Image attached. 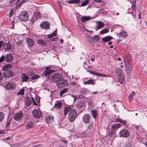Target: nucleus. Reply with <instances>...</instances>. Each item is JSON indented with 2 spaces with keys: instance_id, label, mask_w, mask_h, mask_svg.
I'll list each match as a JSON object with an SVG mask.
<instances>
[{
  "instance_id": "38",
  "label": "nucleus",
  "mask_w": 147,
  "mask_h": 147,
  "mask_svg": "<svg viewBox=\"0 0 147 147\" xmlns=\"http://www.w3.org/2000/svg\"><path fill=\"white\" fill-rule=\"evenodd\" d=\"M89 72L91 74H96V75H98L100 76H104V77H106L107 76L105 74H99L98 73H95L93 71H89Z\"/></svg>"
},
{
  "instance_id": "56",
  "label": "nucleus",
  "mask_w": 147,
  "mask_h": 147,
  "mask_svg": "<svg viewBox=\"0 0 147 147\" xmlns=\"http://www.w3.org/2000/svg\"><path fill=\"white\" fill-rule=\"evenodd\" d=\"M57 4L59 7L61 8V5L60 2L57 1Z\"/></svg>"
},
{
  "instance_id": "24",
  "label": "nucleus",
  "mask_w": 147,
  "mask_h": 147,
  "mask_svg": "<svg viewBox=\"0 0 147 147\" xmlns=\"http://www.w3.org/2000/svg\"><path fill=\"white\" fill-rule=\"evenodd\" d=\"M22 81L23 82H27L29 79L28 76L24 74H23L22 75Z\"/></svg>"
},
{
  "instance_id": "57",
  "label": "nucleus",
  "mask_w": 147,
  "mask_h": 147,
  "mask_svg": "<svg viewBox=\"0 0 147 147\" xmlns=\"http://www.w3.org/2000/svg\"><path fill=\"white\" fill-rule=\"evenodd\" d=\"M114 15H119V13H118V12L116 13L115 12V11L114 12Z\"/></svg>"
},
{
  "instance_id": "34",
  "label": "nucleus",
  "mask_w": 147,
  "mask_h": 147,
  "mask_svg": "<svg viewBox=\"0 0 147 147\" xmlns=\"http://www.w3.org/2000/svg\"><path fill=\"white\" fill-rule=\"evenodd\" d=\"M37 42L40 45H45L46 42L42 39H38L37 40Z\"/></svg>"
},
{
  "instance_id": "16",
  "label": "nucleus",
  "mask_w": 147,
  "mask_h": 147,
  "mask_svg": "<svg viewBox=\"0 0 147 147\" xmlns=\"http://www.w3.org/2000/svg\"><path fill=\"white\" fill-rule=\"evenodd\" d=\"M16 86L15 84L14 83L11 82L7 84L5 86V88L7 89L12 90L14 89Z\"/></svg>"
},
{
  "instance_id": "22",
  "label": "nucleus",
  "mask_w": 147,
  "mask_h": 147,
  "mask_svg": "<svg viewBox=\"0 0 147 147\" xmlns=\"http://www.w3.org/2000/svg\"><path fill=\"white\" fill-rule=\"evenodd\" d=\"M53 121V117L52 116L49 115L47 116L45 119V121L46 123H51Z\"/></svg>"
},
{
  "instance_id": "53",
  "label": "nucleus",
  "mask_w": 147,
  "mask_h": 147,
  "mask_svg": "<svg viewBox=\"0 0 147 147\" xmlns=\"http://www.w3.org/2000/svg\"><path fill=\"white\" fill-rule=\"evenodd\" d=\"M5 59V57L4 55H2L0 58V62H3Z\"/></svg>"
},
{
  "instance_id": "27",
  "label": "nucleus",
  "mask_w": 147,
  "mask_h": 147,
  "mask_svg": "<svg viewBox=\"0 0 147 147\" xmlns=\"http://www.w3.org/2000/svg\"><path fill=\"white\" fill-rule=\"evenodd\" d=\"M91 115L93 118L96 119L97 115V111L96 109H93L90 111Z\"/></svg>"
},
{
  "instance_id": "62",
  "label": "nucleus",
  "mask_w": 147,
  "mask_h": 147,
  "mask_svg": "<svg viewBox=\"0 0 147 147\" xmlns=\"http://www.w3.org/2000/svg\"><path fill=\"white\" fill-rule=\"evenodd\" d=\"M90 60L92 62H94L95 61V59L94 58H91Z\"/></svg>"
},
{
  "instance_id": "64",
  "label": "nucleus",
  "mask_w": 147,
  "mask_h": 147,
  "mask_svg": "<svg viewBox=\"0 0 147 147\" xmlns=\"http://www.w3.org/2000/svg\"><path fill=\"white\" fill-rule=\"evenodd\" d=\"M145 145L147 147V141L145 142Z\"/></svg>"
},
{
  "instance_id": "36",
  "label": "nucleus",
  "mask_w": 147,
  "mask_h": 147,
  "mask_svg": "<svg viewBox=\"0 0 147 147\" xmlns=\"http://www.w3.org/2000/svg\"><path fill=\"white\" fill-rule=\"evenodd\" d=\"M34 125V123L32 122H28V123L26 127L27 129H30L32 128Z\"/></svg>"
},
{
  "instance_id": "19",
  "label": "nucleus",
  "mask_w": 147,
  "mask_h": 147,
  "mask_svg": "<svg viewBox=\"0 0 147 147\" xmlns=\"http://www.w3.org/2000/svg\"><path fill=\"white\" fill-rule=\"evenodd\" d=\"M13 59V57L11 54L7 55L5 57V60L7 62L12 61Z\"/></svg>"
},
{
  "instance_id": "26",
  "label": "nucleus",
  "mask_w": 147,
  "mask_h": 147,
  "mask_svg": "<svg viewBox=\"0 0 147 147\" xmlns=\"http://www.w3.org/2000/svg\"><path fill=\"white\" fill-rule=\"evenodd\" d=\"M91 18L89 16H84L81 18V21L82 22H85L86 21L90 20Z\"/></svg>"
},
{
  "instance_id": "29",
  "label": "nucleus",
  "mask_w": 147,
  "mask_h": 147,
  "mask_svg": "<svg viewBox=\"0 0 147 147\" xmlns=\"http://www.w3.org/2000/svg\"><path fill=\"white\" fill-rule=\"evenodd\" d=\"M113 37L111 36H106L102 38V40L104 42H107L110 41L112 39Z\"/></svg>"
},
{
  "instance_id": "12",
  "label": "nucleus",
  "mask_w": 147,
  "mask_h": 147,
  "mask_svg": "<svg viewBox=\"0 0 147 147\" xmlns=\"http://www.w3.org/2000/svg\"><path fill=\"white\" fill-rule=\"evenodd\" d=\"M67 84V81L64 79L60 80L58 83H57V86L59 88H61L63 86L66 85Z\"/></svg>"
},
{
  "instance_id": "13",
  "label": "nucleus",
  "mask_w": 147,
  "mask_h": 147,
  "mask_svg": "<svg viewBox=\"0 0 147 147\" xmlns=\"http://www.w3.org/2000/svg\"><path fill=\"white\" fill-rule=\"evenodd\" d=\"M13 72L11 70H6L3 73V76L5 78H9L12 76Z\"/></svg>"
},
{
  "instance_id": "1",
  "label": "nucleus",
  "mask_w": 147,
  "mask_h": 147,
  "mask_svg": "<svg viewBox=\"0 0 147 147\" xmlns=\"http://www.w3.org/2000/svg\"><path fill=\"white\" fill-rule=\"evenodd\" d=\"M18 18L20 20L23 22H26L28 19V13L25 11L22 12L19 15Z\"/></svg>"
},
{
  "instance_id": "41",
  "label": "nucleus",
  "mask_w": 147,
  "mask_h": 147,
  "mask_svg": "<svg viewBox=\"0 0 147 147\" xmlns=\"http://www.w3.org/2000/svg\"><path fill=\"white\" fill-rule=\"evenodd\" d=\"M135 94V92L134 91H133L131 92L129 96L128 99L130 101H131V100L132 99L134 96Z\"/></svg>"
},
{
  "instance_id": "52",
  "label": "nucleus",
  "mask_w": 147,
  "mask_h": 147,
  "mask_svg": "<svg viewBox=\"0 0 147 147\" xmlns=\"http://www.w3.org/2000/svg\"><path fill=\"white\" fill-rule=\"evenodd\" d=\"M32 102V103H33V105H36L37 103L35 101L34 98L33 97H32L31 98V100Z\"/></svg>"
},
{
  "instance_id": "43",
  "label": "nucleus",
  "mask_w": 147,
  "mask_h": 147,
  "mask_svg": "<svg viewBox=\"0 0 147 147\" xmlns=\"http://www.w3.org/2000/svg\"><path fill=\"white\" fill-rule=\"evenodd\" d=\"M109 30L105 28V29H103L100 32V33L102 34H104L107 33L109 32Z\"/></svg>"
},
{
  "instance_id": "37",
  "label": "nucleus",
  "mask_w": 147,
  "mask_h": 147,
  "mask_svg": "<svg viewBox=\"0 0 147 147\" xmlns=\"http://www.w3.org/2000/svg\"><path fill=\"white\" fill-rule=\"evenodd\" d=\"M11 64H7V65H4L2 67V69L4 70H7L9 68L11 67Z\"/></svg>"
},
{
  "instance_id": "14",
  "label": "nucleus",
  "mask_w": 147,
  "mask_h": 147,
  "mask_svg": "<svg viewBox=\"0 0 147 147\" xmlns=\"http://www.w3.org/2000/svg\"><path fill=\"white\" fill-rule=\"evenodd\" d=\"M125 68L127 75H130L131 73V68L129 63L127 65L125 64Z\"/></svg>"
},
{
  "instance_id": "31",
  "label": "nucleus",
  "mask_w": 147,
  "mask_h": 147,
  "mask_svg": "<svg viewBox=\"0 0 147 147\" xmlns=\"http://www.w3.org/2000/svg\"><path fill=\"white\" fill-rule=\"evenodd\" d=\"M25 103L27 107L30 106L32 104V102L30 98L27 99L25 101Z\"/></svg>"
},
{
  "instance_id": "40",
  "label": "nucleus",
  "mask_w": 147,
  "mask_h": 147,
  "mask_svg": "<svg viewBox=\"0 0 147 147\" xmlns=\"http://www.w3.org/2000/svg\"><path fill=\"white\" fill-rule=\"evenodd\" d=\"M80 0H71L68 1L69 3H78L80 2Z\"/></svg>"
},
{
  "instance_id": "47",
  "label": "nucleus",
  "mask_w": 147,
  "mask_h": 147,
  "mask_svg": "<svg viewBox=\"0 0 147 147\" xmlns=\"http://www.w3.org/2000/svg\"><path fill=\"white\" fill-rule=\"evenodd\" d=\"M93 40L94 42H97L99 38L98 36L97 35H95L93 37Z\"/></svg>"
},
{
  "instance_id": "2",
  "label": "nucleus",
  "mask_w": 147,
  "mask_h": 147,
  "mask_svg": "<svg viewBox=\"0 0 147 147\" xmlns=\"http://www.w3.org/2000/svg\"><path fill=\"white\" fill-rule=\"evenodd\" d=\"M77 116V113L74 109H71L69 112V121L72 122L74 120Z\"/></svg>"
},
{
  "instance_id": "54",
  "label": "nucleus",
  "mask_w": 147,
  "mask_h": 147,
  "mask_svg": "<svg viewBox=\"0 0 147 147\" xmlns=\"http://www.w3.org/2000/svg\"><path fill=\"white\" fill-rule=\"evenodd\" d=\"M92 38V36H87L86 39L88 41H90L91 40Z\"/></svg>"
},
{
  "instance_id": "8",
  "label": "nucleus",
  "mask_w": 147,
  "mask_h": 147,
  "mask_svg": "<svg viewBox=\"0 0 147 147\" xmlns=\"http://www.w3.org/2000/svg\"><path fill=\"white\" fill-rule=\"evenodd\" d=\"M40 26L42 28L48 30L50 29V24L48 22L46 21L43 22L41 23Z\"/></svg>"
},
{
  "instance_id": "63",
  "label": "nucleus",
  "mask_w": 147,
  "mask_h": 147,
  "mask_svg": "<svg viewBox=\"0 0 147 147\" xmlns=\"http://www.w3.org/2000/svg\"><path fill=\"white\" fill-rule=\"evenodd\" d=\"M1 73L0 72V80H1L2 79V77H1Z\"/></svg>"
},
{
  "instance_id": "25",
  "label": "nucleus",
  "mask_w": 147,
  "mask_h": 147,
  "mask_svg": "<svg viewBox=\"0 0 147 147\" xmlns=\"http://www.w3.org/2000/svg\"><path fill=\"white\" fill-rule=\"evenodd\" d=\"M62 103L61 101L56 102L55 104L54 107L55 108L58 109H60L61 107Z\"/></svg>"
},
{
  "instance_id": "18",
  "label": "nucleus",
  "mask_w": 147,
  "mask_h": 147,
  "mask_svg": "<svg viewBox=\"0 0 147 147\" xmlns=\"http://www.w3.org/2000/svg\"><path fill=\"white\" fill-rule=\"evenodd\" d=\"M4 48L5 51H9L11 49L10 43L9 42L5 43L4 45Z\"/></svg>"
},
{
  "instance_id": "30",
  "label": "nucleus",
  "mask_w": 147,
  "mask_h": 147,
  "mask_svg": "<svg viewBox=\"0 0 147 147\" xmlns=\"http://www.w3.org/2000/svg\"><path fill=\"white\" fill-rule=\"evenodd\" d=\"M40 16V13L39 12H35L32 18H34V20H35Z\"/></svg>"
},
{
  "instance_id": "23",
  "label": "nucleus",
  "mask_w": 147,
  "mask_h": 147,
  "mask_svg": "<svg viewBox=\"0 0 147 147\" xmlns=\"http://www.w3.org/2000/svg\"><path fill=\"white\" fill-rule=\"evenodd\" d=\"M118 36L125 39L127 38L128 34L125 31H123L121 32L119 34H118Z\"/></svg>"
},
{
  "instance_id": "55",
  "label": "nucleus",
  "mask_w": 147,
  "mask_h": 147,
  "mask_svg": "<svg viewBox=\"0 0 147 147\" xmlns=\"http://www.w3.org/2000/svg\"><path fill=\"white\" fill-rule=\"evenodd\" d=\"M135 3H136V1H134L133 2L132 8L133 9H135Z\"/></svg>"
},
{
  "instance_id": "46",
  "label": "nucleus",
  "mask_w": 147,
  "mask_h": 147,
  "mask_svg": "<svg viewBox=\"0 0 147 147\" xmlns=\"http://www.w3.org/2000/svg\"><path fill=\"white\" fill-rule=\"evenodd\" d=\"M88 0H86L82 2L81 3V4L80 5L81 6H86L88 3Z\"/></svg>"
},
{
  "instance_id": "20",
  "label": "nucleus",
  "mask_w": 147,
  "mask_h": 147,
  "mask_svg": "<svg viewBox=\"0 0 147 147\" xmlns=\"http://www.w3.org/2000/svg\"><path fill=\"white\" fill-rule=\"evenodd\" d=\"M26 41L28 45L30 47H32L34 44V40L30 38H27L26 39Z\"/></svg>"
},
{
  "instance_id": "21",
  "label": "nucleus",
  "mask_w": 147,
  "mask_h": 147,
  "mask_svg": "<svg viewBox=\"0 0 147 147\" xmlns=\"http://www.w3.org/2000/svg\"><path fill=\"white\" fill-rule=\"evenodd\" d=\"M29 76H31L30 78L31 81L37 79L40 77L39 75L36 74H34L33 73H30V74H29Z\"/></svg>"
},
{
  "instance_id": "59",
  "label": "nucleus",
  "mask_w": 147,
  "mask_h": 147,
  "mask_svg": "<svg viewBox=\"0 0 147 147\" xmlns=\"http://www.w3.org/2000/svg\"><path fill=\"white\" fill-rule=\"evenodd\" d=\"M36 101L38 102V101H39V98H38V97H36Z\"/></svg>"
},
{
  "instance_id": "4",
  "label": "nucleus",
  "mask_w": 147,
  "mask_h": 147,
  "mask_svg": "<svg viewBox=\"0 0 147 147\" xmlns=\"http://www.w3.org/2000/svg\"><path fill=\"white\" fill-rule=\"evenodd\" d=\"M130 134L129 131L125 129L121 130L119 132V135L120 137L127 138L128 137Z\"/></svg>"
},
{
  "instance_id": "49",
  "label": "nucleus",
  "mask_w": 147,
  "mask_h": 147,
  "mask_svg": "<svg viewBox=\"0 0 147 147\" xmlns=\"http://www.w3.org/2000/svg\"><path fill=\"white\" fill-rule=\"evenodd\" d=\"M14 9H12L10 11L9 16V17H11L13 14Z\"/></svg>"
},
{
  "instance_id": "33",
  "label": "nucleus",
  "mask_w": 147,
  "mask_h": 147,
  "mask_svg": "<svg viewBox=\"0 0 147 147\" xmlns=\"http://www.w3.org/2000/svg\"><path fill=\"white\" fill-rule=\"evenodd\" d=\"M121 125L120 124H115L112 125V130H114L120 127Z\"/></svg>"
},
{
  "instance_id": "11",
  "label": "nucleus",
  "mask_w": 147,
  "mask_h": 147,
  "mask_svg": "<svg viewBox=\"0 0 147 147\" xmlns=\"http://www.w3.org/2000/svg\"><path fill=\"white\" fill-rule=\"evenodd\" d=\"M54 70H52L49 68L46 67L45 71L43 72V75L45 76L46 77L54 72Z\"/></svg>"
},
{
  "instance_id": "42",
  "label": "nucleus",
  "mask_w": 147,
  "mask_h": 147,
  "mask_svg": "<svg viewBox=\"0 0 147 147\" xmlns=\"http://www.w3.org/2000/svg\"><path fill=\"white\" fill-rule=\"evenodd\" d=\"M68 91V90L67 88H65L60 91V94L61 96H62L63 94L66 93Z\"/></svg>"
},
{
  "instance_id": "7",
  "label": "nucleus",
  "mask_w": 147,
  "mask_h": 147,
  "mask_svg": "<svg viewBox=\"0 0 147 147\" xmlns=\"http://www.w3.org/2000/svg\"><path fill=\"white\" fill-rule=\"evenodd\" d=\"M84 101L82 100H78L75 105L77 109L80 110L84 109Z\"/></svg>"
},
{
  "instance_id": "10",
  "label": "nucleus",
  "mask_w": 147,
  "mask_h": 147,
  "mask_svg": "<svg viewBox=\"0 0 147 147\" xmlns=\"http://www.w3.org/2000/svg\"><path fill=\"white\" fill-rule=\"evenodd\" d=\"M96 27L95 28L96 31L104 27L105 25L103 22L99 21H97L96 22Z\"/></svg>"
},
{
  "instance_id": "5",
  "label": "nucleus",
  "mask_w": 147,
  "mask_h": 147,
  "mask_svg": "<svg viewBox=\"0 0 147 147\" xmlns=\"http://www.w3.org/2000/svg\"><path fill=\"white\" fill-rule=\"evenodd\" d=\"M116 72L118 75L119 81L120 82H123L124 80V76L123 73L120 68L116 69Z\"/></svg>"
},
{
  "instance_id": "28",
  "label": "nucleus",
  "mask_w": 147,
  "mask_h": 147,
  "mask_svg": "<svg viewBox=\"0 0 147 147\" xmlns=\"http://www.w3.org/2000/svg\"><path fill=\"white\" fill-rule=\"evenodd\" d=\"M95 81L93 80H90L88 81L85 82L84 83V85L86 84H92L94 85L95 84Z\"/></svg>"
},
{
  "instance_id": "50",
  "label": "nucleus",
  "mask_w": 147,
  "mask_h": 147,
  "mask_svg": "<svg viewBox=\"0 0 147 147\" xmlns=\"http://www.w3.org/2000/svg\"><path fill=\"white\" fill-rule=\"evenodd\" d=\"M26 2V0H22L18 4V6H19V7L21 5H22L23 3H24Z\"/></svg>"
},
{
  "instance_id": "58",
  "label": "nucleus",
  "mask_w": 147,
  "mask_h": 147,
  "mask_svg": "<svg viewBox=\"0 0 147 147\" xmlns=\"http://www.w3.org/2000/svg\"><path fill=\"white\" fill-rule=\"evenodd\" d=\"M92 93H93L94 94H97L98 93V92L95 91L94 92H92Z\"/></svg>"
},
{
  "instance_id": "35",
  "label": "nucleus",
  "mask_w": 147,
  "mask_h": 147,
  "mask_svg": "<svg viewBox=\"0 0 147 147\" xmlns=\"http://www.w3.org/2000/svg\"><path fill=\"white\" fill-rule=\"evenodd\" d=\"M116 121H117L119 122L120 123H121L122 124V125H125L126 124V120H123L119 118H117L116 119Z\"/></svg>"
},
{
  "instance_id": "45",
  "label": "nucleus",
  "mask_w": 147,
  "mask_h": 147,
  "mask_svg": "<svg viewBox=\"0 0 147 147\" xmlns=\"http://www.w3.org/2000/svg\"><path fill=\"white\" fill-rule=\"evenodd\" d=\"M4 118V115L2 112H0V122H2Z\"/></svg>"
},
{
  "instance_id": "3",
  "label": "nucleus",
  "mask_w": 147,
  "mask_h": 147,
  "mask_svg": "<svg viewBox=\"0 0 147 147\" xmlns=\"http://www.w3.org/2000/svg\"><path fill=\"white\" fill-rule=\"evenodd\" d=\"M61 76L60 74L55 73L51 76L50 79L51 81L57 82L61 80Z\"/></svg>"
},
{
  "instance_id": "39",
  "label": "nucleus",
  "mask_w": 147,
  "mask_h": 147,
  "mask_svg": "<svg viewBox=\"0 0 147 147\" xmlns=\"http://www.w3.org/2000/svg\"><path fill=\"white\" fill-rule=\"evenodd\" d=\"M57 34V31H55L52 34L49 35L48 37L49 38H52L54 36H55Z\"/></svg>"
},
{
  "instance_id": "15",
  "label": "nucleus",
  "mask_w": 147,
  "mask_h": 147,
  "mask_svg": "<svg viewBox=\"0 0 147 147\" xmlns=\"http://www.w3.org/2000/svg\"><path fill=\"white\" fill-rule=\"evenodd\" d=\"M88 130H89L90 132L92 133L94 130L95 124L93 122H91L90 123L88 126Z\"/></svg>"
},
{
  "instance_id": "44",
  "label": "nucleus",
  "mask_w": 147,
  "mask_h": 147,
  "mask_svg": "<svg viewBox=\"0 0 147 147\" xmlns=\"http://www.w3.org/2000/svg\"><path fill=\"white\" fill-rule=\"evenodd\" d=\"M25 89L24 88H22L20 90V91L17 93L18 95H23L24 94V93Z\"/></svg>"
},
{
  "instance_id": "6",
  "label": "nucleus",
  "mask_w": 147,
  "mask_h": 147,
  "mask_svg": "<svg viewBox=\"0 0 147 147\" xmlns=\"http://www.w3.org/2000/svg\"><path fill=\"white\" fill-rule=\"evenodd\" d=\"M32 114L34 117L36 118H38L42 116L41 112L38 109H34L32 111Z\"/></svg>"
},
{
  "instance_id": "32",
  "label": "nucleus",
  "mask_w": 147,
  "mask_h": 147,
  "mask_svg": "<svg viewBox=\"0 0 147 147\" xmlns=\"http://www.w3.org/2000/svg\"><path fill=\"white\" fill-rule=\"evenodd\" d=\"M71 109V107L69 106H66L64 108V114L66 115L68 113L69 111Z\"/></svg>"
},
{
  "instance_id": "17",
  "label": "nucleus",
  "mask_w": 147,
  "mask_h": 147,
  "mask_svg": "<svg viewBox=\"0 0 147 147\" xmlns=\"http://www.w3.org/2000/svg\"><path fill=\"white\" fill-rule=\"evenodd\" d=\"M83 121L84 123H88L90 121V115L88 114H85L83 118Z\"/></svg>"
},
{
  "instance_id": "9",
  "label": "nucleus",
  "mask_w": 147,
  "mask_h": 147,
  "mask_svg": "<svg viewBox=\"0 0 147 147\" xmlns=\"http://www.w3.org/2000/svg\"><path fill=\"white\" fill-rule=\"evenodd\" d=\"M23 117L22 112L20 111L17 113L14 116V119L17 121H19L22 119Z\"/></svg>"
},
{
  "instance_id": "61",
  "label": "nucleus",
  "mask_w": 147,
  "mask_h": 147,
  "mask_svg": "<svg viewBox=\"0 0 147 147\" xmlns=\"http://www.w3.org/2000/svg\"><path fill=\"white\" fill-rule=\"evenodd\" d=\"M60 42L61 43H63V39H61L60 40Z\"/></svg>"
},
{
  "instance_id": "60",
  "label": "nucleus",
  "mask_w": 147,
  "mask_h": 147,
  "mask_svg": "<svg viewBox=\"0 0 147 147\" xmlns=\"http://www.w3.org/2000/svg\"><path fill=\"white\" fill-rule=\"evenodd\" d=\"M95 1L97 2H101V0H95Z\"/></svg>"
},
{
  "instance_id": "51",
  "label": "nucleus",
  "mask_w": 147,
  "mask_h": 147,
  "mask_svg": "<svg viewBox=\"0 0 147 147\" xmlns=\"http://www.w3.org/2000/svg\"><path fill=\"white\" fill-rule=\"evenodd\" d=\"M14 23L13 21L11 22L10 24V26L11 27V28L12 29L14 28Z\"/></svg>"
},
{
  "instance_id": "48",
  "label": "nucleus",
  "mask_w": 147,
  "mask_h": 147,
  "mask_svg": "<svg viewBox=\"0 0 147 147\" xmlns=\"http://www.w3.org/2000/svg\"><path fill=\"white\" fill-rule=\"evenodd\" d=\"M10 122H9V121H7V122L5 126V127L7 130H9V125L10 124Z\"/></svg>"
}]
</instances>
